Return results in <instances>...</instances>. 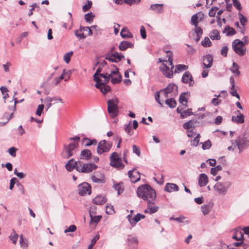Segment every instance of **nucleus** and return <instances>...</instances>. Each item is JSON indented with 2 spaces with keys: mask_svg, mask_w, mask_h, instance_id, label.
I'll use <instances>...</instances> for the list:
<instances>
[{
  "mask_svg": "<svg viewBox=\"0 0 249 249\" xmlns=\"http://www.w3.org/2000/svg\"><path fill=\"white\" fill-rule=\"evenodd\" d=\"M168 59L159 58V62L161 63L162 65L160 67V71L162 74L167 78H171L173 76V69L174 66L173 64L172 53L168 51L166 52Z\"/></svg>",
  "mask_w": 249,
  "mask_h": 249,
  "instance_id": "f257e3e1",
  "label": "nucleus"
},
{
  "mask_svg": "<svg viewBox=\"0 0 249 249\" xmlns=\"http://www.w3.org/2000/svg\"><path fill=\"white\" fill-rule=\"evenodd\" d=\"M138 196L146 200L154 201L156 197V191L148 184L140 186L137 190Z\"/></svg>",
  "mask_w": 249,
  "mask_h": 249,
  "instance_id": "f03ea898",
  "label": "nucleus"
},
{
  "mask_svg": "<svg viewBox=\"0 0 249 249\" xmlns=\"http://www.w3.org/2000/svg\"><path fill=\"white\" fill-rule=\"evenodd\" d=\"M235 143L239 149V153L249 146V133L245 132L239 136L235 140Z\"/></svg>",
  "mask_w": 249,
  "mask_h": 249,
  "instance_id": "7ed1b4c3",
  "label": "nucleus"
},
{
  "mask_svg": "<svg viewBox=\"0 0 249 249\" xmlns=\"http://www.w3.org/2000/svg\"><path fill=\"white\" fill-rule=\"evenodd\" d=\"M118 104L119 100L116 97L107 101V111L112 118H114L118 115L119 112Z\"/></svg>",
  "mask_w": 249,
  "mask_h": 249,
  "instance_id": "20e7f679",
  "label": "nucleus"
},
{
  "mask_svg": "<svg viewBox=\"0 0 249 249\" xmlns=\"http://www.w3.org/2000/svg\"><path fill=\"white\" fill-rule=\"evenodd\" d=\"M71 140L74 141L73 142L70 143L66 148L65 150L67 153V158H68L72 156L76 151V149L78 147V142L80 141V137L75 136L70 139Z\"/></svg>",
  "mask_w": 249,
  "mask_h": 249,
  "instance_id": "39448f33",
  "label": "nucleus"
},
{
  "mask_svg": "<svg viewBox=\"0 0 249 249\" xmlns=\"http://www.w3.org/2000/svg\"><path fill=\"white\" fill-rule=\"evenodd\" d=\"M96 168L97 166L93 163H83L81 161L79 160V164L77 166L76 170L78 172L88 173L91 172Z\"/></svg>",
  "mask_w": 249,
  "mask_h": 249,
  "instance_id": "423d86ee",
  "label": "nucleus"
},
{
  "mask_svg": "<svg viewBox=\"0 0 249 249\" xmlns=\"http://www.w3.org/2000/svg\"><path fill=\"white\" fill-rule=\"evenodd\" d=\"M244 43L239 39L234 40L232 44L234 52L238 55L242 56L245 54L246 49Z\"/></svg>",
  "mask_w": 249,
  "mask_h": 249,
  "instance_id": "0eeeda50",
  "label": "nucleus"
},
{
  "mask_svg": "<svg viewBox=\"0 0 249 249\" xmlns=\"http://www.w3.org/2000/svg\"><path fill=\"white\" fill-rule=\"evenodd\" d=\"M112 147V143L110 142L102 140L98 143L97 152L101 155L103 153L108 152Z\"/></svg>",
  "mask_w": 249,
  "mask_h": 249,
  "instance_id": "6e6552de",
  "label": "nucleus"
},
{
  "mask_svg": "<svg viewBox=\"0 0 249 249\" xmlns=\"http://www.w3.org/2000/svg\"><path fill=\"white\" fill-rule=\"evenodd\" d=\"M231 185V183L229 181H226L224 182H217L213 186V188L219 194L222 195H225Z\"/></svg>",
  "mask_w": 249,
  "mask_h": 249,
  "instance_id": "1a4fd4ad",
  "label": "nucleus"
},
{
  "mask_svg": "<svg viewBox=\"0 0 249 249\" xmlns=\"http://www.w3.org/2000/svg\"><path fill=\"white\" fill-rule=\"evenodd\" d=\"M124 56L122 55L121 53H119L117 52L114 53L113 54L107 53L105 56V59L111 62H118L122 58H124Z\"/></svg>",
  "mask_w": 249,
  "mask_h": 249,
  "instance_id": "9d476101",
  "label": "nucleus"
},
{
  "mask_svg": "<svg viewBox=\"0 0 249 249\" xmlns=\"http://www.w3.org/2000/svg\"><path fill=\"white\" fill-rule=\"evenodd\" d=\"M79 194L83 196L87 194H90L91 193L90 186L87 182H84L78 185Z\"/></svg>",
  "mask_w": 249,
  "mask_h": 249,
  "instance_id": "9b49d317",
  "label": "nucleus"
},
{
  "mask_svg": "<svg viewBox=\"0 0 249 249\" xmlns=\"http://www.w3.org/2000/svg\"><path fill=\"white\" fill-rule=\"evenodd\" d=\"M181 81L183 83L187 84L190 87L193 86L194 84V80H193L192 75L188 71H185L183 74Z\"/></svg>",
  "mask_w": 249,
  "mask_h": 249,
  "instance_id": "f8f14e48",
  "label": "nucleus"
},
{
  "mask_svg": "<svg viewBox=\"0 0 249 249\" xmlns=\"http://www.w3.org/2000/svg\"><path fill=\"white\" fill-rule=\"evenodd\" d=\"M159 210V207L155 205L154 201L147 202V208L144 211V213L153 214L156 213Z\"/></svg>",
  "mask_w": 249,
  "mask_h": 249,
  "instance_id": "ddd939ff",
  "label": "nucleus"
},
{
  "mask_svg": "<svg viewBox=\"0 0 249 249\" xmlns=\"http://www.w3.org/2000/svg\"><path fill=\"white\" fill-rule=\"evenodd\" d=\"M129 178L133 183H135L140 180V173L135 169L130 170L128 172Z\"/></svg>",
  "mask_w": 249,
  "mask_h": 249,
  "instance_id": "4468645a",
  "label": "nucleus"
},
{
  "mask_svg": "<svg viewBox=\"0 0 249 249\" xmlns=\"http://www.w3.org/2000/svg\"><path fill=\"white\" fill-rule=\"evenodd\" d=\"M110 78H111V82L113 84L118 83L121 82V76L120 75L118 69L116 67V70L112 71L110 73Z\"/></svg>",
  "mask_w": 249,
  "mask_h": 249,
  "instance_id": "2eb2a0df",
  "label": "nucleus"
},
{
  "mask_svg": "<svg viewBox=\"0 0 249 249\" xmlns=\"http://www.w3.org/2000/svg\"><path fill=\"white\" fill-rule=\"evenodd\" d=\"M107 83H102V81L99 83H96L95 87L99 89L100 91L103 93L106 94L111 90L110 87L106 85Z\"/></svg>",
  "mask_w": 249,
  "mask_h": 249,
  "instance_id": "dca6fc26",
  "label": "nucleus"
},
{
  "mask_svg": "<svg viewBox=\"0 0 249 249\" xmlns=\"http://www.w3.org/2000/svg\"><path fill=\"white\" fill-rule=\"evenodd\" d=\"M79 164V160L77 162L73 159L69 160L65 165L66 169L69 171H71L74 169H76Z\"/></svg>",
  "mask_w": 249,
  "mask_h": 249,
  "instance_id": "f3484780",
  "label": "nucleus"
},
{
  "mask_svg": "<svg viewBox=\"0 0 249 249\" xmlns=\"http://www.w3.org/2000/svg\"><path fill=\"white\" fill-rule=\"evenodd\" d=\"M213 57L211 54H207L203 58V65L205 68H210L212 66Z\"/></svg>",
  "mask_w": 249,
  "mask_h": 249,
  "instance_id": "a211bd4d",
  "label": "nucleus"
},
{
  "mask_svg": "<svg viewBox=\"0 0 249 249\" xmlns=\"http://www.w3.org/2000/svg\"><path fill=\"white\" fill-rule=\"evenodd\" d=\"M236 116H233L231 118V121L233 122L236 123L242 124L244 122V116L240 112V111L237 110L236 112Z\"/></svg>",
  "mask_w": 249,
  "mask_h": 249,
  "instance_id": "6ab92c4d",
  "label": "nucleus"
},
{
  "mask_svg": "<svg viewBox=\"0 0 249 249\" xmlns=\"http://www.w3.org/2000/svg\"><path fill=\"white\" fill-rule=\"evenodd\" d=\"M208 183V178L207 176L204 173L200 174L198 178V185L200 187L206 186Z\"/></svg>",
  "mask_w": 249,
  "mask_h": 249,
  "instance_id": "aec40b11",
  "label": "nucleus"
},
{
  "mask_svg": "<svg viewBox=\"0 0 249 249\" xmlns=\"http://www.w3.org/2000/svg\"><path fill=\"white\" fill-rule=\"evenodd\" d=\"M175 89L176 90L178 89L176 85L173 83L169 84L163 90L164 97L167 98L168 94L171 93Z\"/></svg>",
  "mask_w": 249,
  "mask_h": 249,
  "instance_id": "412c9836",
  "label": "nucleus"
},
{
  "mask_svg": "<svg viewBox=\"0 0 249 249\" xmlns=\"http://www.w3.org/2000/svg\"><path fill=\"white\" fill-rule=\"evenodd\" d=\"M107 201V198L104 196L98 195L96 196L92 200L93 203L96 205H102Z\"/></svg>",
  "mask_w": 249,
  "mask_h": 249,
  "instance_id": "4be33fe9",
  "label": "nucleus"
},
{
  "mask_svg": "<svg viewBox=\"0 0 249 249\" xmlns=\"http://www.w3.org/2000/svg\"><path fill=\"white\" fill-rule=\"evenodd\" d=\"M178 187L174 183H167L164 188V190L167 192H173L178 191Z\"/></svg>",
  "mask_w": 249,
  "mask_h": 249,
  "instance_id": "5701e85b",
  "label": "nucleus"
},
{
  "mask_svg": "<svg viewBox=\"0 0 249 249\" xmlns=\"http://www.w3.org/2000/svg\"><path fill=\"white\" fill-rule=\"evenodd\" d=\"M134 47L133 44L127 41H123L120 42L119 48L121 51H125L128 48H132Z\"/></svg>",
  "mask_w": 249,
  "mask_h": 249,
  "instance_id": "b1692460",
  "label": "nucleus"
},
{
  "mask_svg": "<svg viewBox=\"0 0 249 249\" xmlns=\"http://www.w3.org/2000/svg\"><path fill=\"white\" fill-rule=\"evenodd\" d=\"M65 70H63V73L58 77H55L53 80V82L55 84V85H57L60 83V80L62 79H65V81H67L69 78V76L67 78H65L64 75L65 74H70V71H68L67 72H65Z\"/></svg>",
  "mask_w": 249,
  "mask_h": 249,
  "instance_id": "393cba45",
  "label": "nucleus"
},
{
  "mask_svg": "<svg viewBox=\"0 0 249 249\" xmlns=\"http://www.w3.org/2000/svg\"><path fill=\"white\" fill-rule=\"evenodd\" d=\"M92 208H91L89 210V215L90 217V224L92 223H95L96 224H97L101 219L102 216L101 215H95L94 213H93V212L91 210Z\"/></svg>",
  "mask_w": 249,
  "mask_h": 249,
  "instance_id": "a878e982",
  "label": "nucleus"
},
{
  "mask_svg": "<svg viewBox=\"0 0 249 249\" xmlns=\"http://www.w3.org/2000/svg\"><path fill=\"white\" fill-rule=\"evenodd\" d=\"M91 156V153L89 149H84L81 151L80 158L83 160H89Z\"/></svg>",
  "mask_w": 249,
  "mask_h": 249,
  "instance_id": "bb28decb",
  "label": "nucleus"
},
{
  "mask_svg": "<svg viewBox=\"0 0 249 249\" xmlns=\"http://www.w3.org/2000/svg\"><path fill=\"white\" fill-rule=\"evenodd\" d=\"M144 217L145 215L141 213H137L133 217V219L130 220V224L132 226L134 227L138 222L140 221L141 219L144 218Z\"/></svg>",
  "mask_w": 249,
  "mask_h": 249,
  "instance_id": "cd10ccee",
  "label": "nucleus"
},
{
  "mask_svg": "<svg viewBox=\"0 0 249 249\" xmlns=\"http://www.w3.org/2000/svg\"><path fill=\"white\" fill-rule=\"evenodd\" d=\"M193 31H194L195 33L196 34V38L195 40L196 42H197L200 39L202 34L203 30L200 27H198L197 26H195V28Z\"/></svg>",
  "mask_w": 249,
  "mask_h": 249,
  "instance_id": "c85d7f7f",
  "label": "nucleus"
},
{
  "mask_svg": "<svg viewBox=\"0 0 249 249\" xmlns=\"http://www.w3.org/2000/svg\"><path fill=\"white\" fill-rule=\"evenodd\" d=\"M163 5L162 4H155L150 6V9L155 11L158 13H161L163 11Z\"/></svg>",
  "mask_w": 249,
  "mask_h": 249,
  "instance_id": "c756f323",
  "label": "nucleus"
},
{
  "mask_svg": "<svg viewBox=\"0 0 249 249\" xmlns=\"http://www.w3.org/2000/svg\"><path fill=\"white\" fill-rule=\"evenodd\" d=\"M82 142L86 146H89L97 144V141L95 139L90 140L89 138H84L82 140Z\"/></svg>",
  "mask_w": 249,
  "mask_h": 249,
  "instance_id": "7c9ffc66",
  "label": "nucleus"
},
{
  "mask_svg": "<svg viewBox=\"0 0 249 249\" xmlns=\"http://www.w3.org/2000/svg\"><path fill=\"white\" fill-rule=\"evenodd\" d=\"M239 20L241 24L242 25V27H239L240 31L242 34H244L245 30V25L247 19L242 14H239Z\"/></svg>",
  "mask_w": 249,
  "mask_h": 249,
  "instance_id": "2f4dec72",
  "label": "nucleus"
},
{
  "mask_svg": "<svg viewBox=\"0 0 249 249\" xmlns=\"http://www.w3.org/2000/svg\"><path fill=\"white\" fill-rule=\"evenodd\" d=\"M209 36L212 40H219L220 39L219 32L217 30H213L210 33Z\"/></svg>",
  "mask_w": 249,
  "mask_h": 249,
  "instance_id": "473e14b6",
  "label": "nucleus"
},
{
  "mask_svg": "<svg viewBox=\"0 0 249 249\" xmlns=\"http://www.w3.org/2000/svg\"><path fill=\"white\" fill-rule=\"evenodd\" d=\"M9 238L13 244H16L18 238V235L14 229L12 230V232L9 235Z\"/></svg>",
  "mask_w": 249,
  "mask_h": 249,
  "instance_id": "72a5a7b5",
  "label": "nucleus"
},
{
  "mask_svg": "<svg viewBox=\"0 0 249 249\" xmlns=\"http://www.w3.org/2000/svg\"><path fill=\"white\" fill-rule=\"evenodd\" d=\"M113 187L117 191L118 195L122 193L124 190V185L122 183H115L114 184Z\"/></svg>",
  "mask_w": 249,
  "mask_h": 249,
  "instance_id": "f704fd0d",
  "label": "nucleus"
},
{
  "mask_svg": "<svg viewBox=\"0 0 249 249\" xmlns=\"http://www.w3.org/2000/svg\"><path fill=\"white\" fill-rule=\"evenodd\" d=\"M120 35L123 38L126 37H132V35L128 31L127 28H124L122 29Z\"/></svg>",
  "mask_w": 249,
  "mask_h": 249,
  "instance_id": "c9c22d12",
  "label": "nucleus"
},
{
  "mask_svg": "<svg viewBox=\"0 0 249 249\" xmlns=\"http://www.w3.org/2000/svg\"><path fill=\"white\" fill-rule=\"evenodd\" d=\"M224 32L226 33V35L227 36H232L236 34L235 29L232 27H230L229 26H227L225 27Z\"/></svg>",
  "mask_w": 249,
  "mask_h": 249,
  "instance_id": "e433bc0d",
  "label": "nucleus"
},
{
  "mask_svg": "<svg viewBox=\"0 0 249 249\" xmlns=\"http://www.w3.org/2000/svg\"><path fill=\"white\" fill-rule=\"evenodd\" d=\"M188 68V66L183 64H179L176 66L175 70V73H178L182 71L187 70Z\"/></svg>",
  "mask_w": 249,
  "mask_h": 249,
  "instance_id": "4c0bfd02",
  "label": "nucleus"
},
{
  "mask_svg": "<svg viewBox=\"0 0 249 249\" xmlns=\"http://www.w3.org/2000/svg\"><path fill=\"white\" fill-rule=\"evenodd\" d=\"M188 93H182L179 98V103L182 104L183 105H184L186 107H187V105L186 104V103L187 102V99L186 97V95Z\"/></svg>",
  "mask_w": 249,
  "mask_h": 249,
  "instance_id": "58836bf2",
  "label": "nucleus"
},
{
  "mask_svg": "<svg viewBox=\"0 0 249 249\" xmlns=\"http://www.w3.org/2000/svg\"><path fill=\"white\" fill-rule=\"evenodd\" d=\"M122 161L121 159H113L110 160V165L114 167H120L121 166Z\"/></svg>",
  "mask_w": 249,
  "mask_h": 249,
  "instance_id": "ea45409f",
  "label": "nucleus"
},
{
  "mask_svg": "<svg viewBox=\"0 0 249 249\" xmlns=\"http://www.w3.org/2000/svg\"><path fill=\"white\" fill-rule=\"evenodd\" d=\"M239 66L238 64L235 62L232 64V67L231 69L232 73H234L236 76H239L240 74V72L239 71Z\"/></svg>",
  "mask_w": 249,
  "mask_h": 249,
  "instance_id": "a19ab883",
  "label": "nucleus"
},
{
  "mask_svg": "<svg viewBox=\"0 0 249 249\" xmlns=\"http://www.w3.org/2000/svg\"><path fill=\"white\" fill-rule=\"evenodd\" d=\"M165 102L171 108L175 107L177 105L176 101L173 98L168 99Z\"/></svg>",
  "mask_w": 249,
  "mask_h": 249,
  "instance_id": "79ce46f5",
  "label": "nucleus"
},
{
  "mask_svg": "<svg viewBox=\"0 0 249 249\" xmlns=\"http://www.w3.org/2000/svg\"><path fill=\"white\" fill-rule=\"evenodd\" d=\"M102 71V68L99 67L97 70H96L95 73H94L93 75V79L96 82V83H99V82H101L102 80L99 77V75H100V72Z\"/></svg>",
  "mask_w": 249,
  "mask_h": 249,
  "instance_id": "37998d69",
  "label": "nucleus"
},
{
  "mask_svg": "<svg viewBox=\"0 0 249 249\" xmlns=\"http://www.w3.org/2000/svg\"><path fill=\"white\" fill-rule=\"evenodd\" d=\"M95 16L92 13H89L85 15V19L89 23L92 22Z\"/></svg>",
  "mask_w": 249,
  "mask_h": 249,
  "instance_id": "c03bdc74",
  "label": "nucleus"
},
{
  "mask_svg": "<svg viewBox=\"0 0 249 249\" xmlns=\"http://www.w3.org/2000/svg\"><path fill=\"white\" fill-rule=\"evenodd\" d=\"M19 243L23 248H26L28 246V241L26 239L24 238L22 234L20 235Z\"/></svg>",
  "mask_w": 249,
  "mask_h": 249,
  "instance_id": "a18cd8bd",
  "label": "nucleus"
},
{
  "mask_svg": "<svg viewBox=\"0 0 249 249\" xmlns=\"http://www.w3.org/2000/svg\"><path fill=\"white\" fill-rule=\"evenodd\" d=\"M201 44L205 47H208L212 45V43L208 37H205L204 39L201 41Z\"/></svg>",
  "mask_w": 249,
  "mask_h": 249,
  "instance_id": "49530a36",
  "label": "nucleus"
},
{
  "mask_svg": "<svg viewBox=\"0 0 249 249\" xmlns=\"http://www.w3.org/2000/svg\"><path fill=\"white\" fill-rule=\"evenodd\" d=\"M72 54L73 52L71 51L64 54L63 56L64 60L67 64H68L70 62Z\"/></svg>",
  "mask_w": 249,
  "mask_h": 249,
  "instance_id": "de8ad7c7",
  "label": "nucleus"
},
{
  "mask_svg": "<svg viewBox=\"0 0 249 249\" xmlns=\"http://www.w3.org/2000/svg\"><path fill=\"white\" fill-rule=\"evenodd\" d=\"M99 76L104 78V79L103 80H102V83H107L109 81V79L110 78V74H108L107 73H101L99 75Z\"/></svg>",
  "mask_w": 249,
  "mask_h": 249,
  "instance_id": "09e8293b",
  "label": "nucleus"
},
{
  "mask_svg": "<svg viewBox=\"0 0 249 249\" xmlns=\"http://www.w3.org/2000/svg\"><path fill=\"white\" fill-rule=\"evenodd\" d=\"M211 207L209 205H203L201 206V211L204 215L207 214L210 211Z\"/></svg>",
  "mask_w": 249,
  "mask_h": 249,
  "instance_id": "8fccbe9b",
  "label": "nucleus"
},
{
  "mask_svg": "<svg viewBox=\"0 0 249 249\" xmlns=\"http://www.w3.org/2000/svg\"><path fill=\"white\" fill-rule=\"evenodd\" d=\"M202 143V148L203 150H207L210 148L212 146V143L211 141L208 140L205 142L201 143Z\"/></svg>",
  "mask_w": 249,
  "mask_h": 249,
  "instance_id": "3c124183",
  "label": "nucleus"
},
{
  "mask_svg": "<svg viewBox=\"0 0 249 249\" xmlns=\"http://www.w3.org/2000/svg\"><path fill=\"white\" fill-rule=\"evenodd\" d=\"M222 170V166L220 165H217L214 168H212L211 169V173L212 175L213 176H215L218 171H220Z\"/></svg>",
  "mask_w": 249,
  "mask_h": 249,
  "instance_id": "603ef678",
  "label": "nucleus"
},
{
  "mask_svg": "<svg viewBox=\"0 0 249 249\" xmlns=\"http://www.w3.org/2000/svg\"><path fill=\"white\" fill-rule=\"evenodd\" d=\"M196 14L194 15L191 18V24L195 26H197V24L200 21L197 17Z\"/></svg>",
  "mask_w": 249,
  "mask_h": 249,
  "instance_id": "864d4df0",
  "label": "nucleus"
},
{
  "mask_svg": "<svg viewBox=\"0 0 249 249\" xmlns=\"http://www.w3.org/2000/svg\"><path fill=\"white\" fill-rule=\"evenodd\" d=\"M44 102L46 104L47 110L52 106V99L51 97H47L44 100Z\"/></svg>",
  "mask_w": 249,
  "mask_h": 249,
  "instance_id": "5fc2aeb1",
  "label": "nucleus"
},
{
  "mask_svg": "<svg viewBox=\"0 0 249 249\" xmlns=\"http://www.w3.org/2000/svg\"><path fill=\"white\" fill-rule=\"evenodd\" d=\"M232 238L237 241H241L243 238V235L241 231H237L235 234L233 235Z\"/></svg>",
  "mask_w": 249,
  "mask_h": 249,
  "instance_id": "6e6d98bb",
  "label": "nucleus"
},
{
  "mask_svg": "<svg viewBox=\"0 0 249 249\" xmlns=\"http://www.w3.org/2000/svg\"><path fill=\"white\" fill-rule=\"evenodd\" d=\"M91 179L94 182L100 183L103 181L104 177L103 175H101L99 178H98L96 176L94 175L92 176Z\"/></svg>",
  "mask_w": 249,
  "mask_h": 249,
  "instance_id": "4d7b16f0",
  "label": "nucleus"
},
{
  "mask_svg": "<svg viewBox=\"0 0 249 249\" xmlns=\"http://www.w3.org/2000/svg\"><path fill=\"white\" fill-rule=\"evenodd\" d=\"M74 35L79 39H84L86 37V36L83 33L80 32L79 29L74 31Z\"/></svg>",
  "mask_w": 249,
  "mask_h": 249,
  "instance_id": "13d9d810",
  "label": "nucleus"
},
{
  "mask_svg": "<svg viewBox=\"0 0 249 249\" xmlns=\"http://www.w3.org/2000/svg\"><path fill=\"white\" fill-rule=\"evenodd\" d=\"M99 239V235H96L94 238H93L91 241V244L89 246L88 249H92L93 246L95 244V243Z\"/></svg>",
  "mask_w": 249,
  "mask_h": 249,
  "instance_id": "bf43d9fd",
  "label": "nucleus"
},
{
  "mask_svg": "<svg viewBox=\"0 0 249 249\" xmlns=\"http://www.w3.org/2000/svg\"><path fill=\"white\" fill-rule=\"evenodd\" d=\"M92 2L90 0L87 1V3L85 4L82 8L84 12L88 11L91 7Z\"/></svg>",
  "mask_w": 249,
  "mask_h": 249,
  "instance_id": "052dcab7",
  "label": "nucleus"
},
{
  "mask_svg": "<svg viewBox=\"0 0 249 249\" xmlns=\"http://www.w3.org/2000/svg\"><path fill=\"white\" fill-rule=\"evenodd\" d=\"M200 137V134H198L197 136L191 141V145L193 146H196L199 142V138Z\"/></svg>",
  "mask_w": 249,
  "mask_h": 249,
  "instance_id": "680f3d73",
  "label": "nucleus"
},
{
  "mask_svg": "<svg viewBox=\"0 0 249 249\" xmlns=\"http://www.w3.org/2000/svg\"><path fill=\"white\" fill-rule=\"evenodd\" d=\"M132 151L133 152L136 154L138 156L140 157L141 156V150L139 147L136 146V145H133L132 146Z\"/></svg>",
  "mask_w": 249,
  "mask_h": 249,
  "instance_id": "e2e57ef3",
  "label": "nucleus"
},
{
  "mask_svg": "<svg viewBox=\"0 0 249 249\" xmlns=\"http://www.w3.org/2000/svg\"><path fill=\"white\" fill-rule=\"evenodd\" d=\"M138 242V239L136 237H133L128 239V243L130 245H136Z\"/></svg>",
  "mask_w": 249,
  "mask_h": 249,
  "instance_id": "0e129e2a",
  "label": "nucleus"
},
{
  "mask_svg": "<svg viewBox=\"0 0 249 249\" xmlns=\"http://www.w3.org/2000/svg\"><path fill=\"white\" fill-rule=\"evenodd\" d=\"M193 125V122L192 121H189L184 123L183 125V126L184 129L189 130L192 127Z\"/></svg>",
  "mask_w": 249,
  "mask_h": 249,
  "instance_id": "69168bd1",
  "label": "nucleus"
},
{
  "mask_svg": "<svg viewBox=\"0 0 249 249\" xmlns=\"http://www.w3.org/2000/svg\"><path fill=\"white\" fill-rule=\"evenodd\" d=\"M17 149L14 147H12L9 148L8 152L9 154L13 157H15L16 156V151Z\"/></svg>",
  "mask_w": 249,
  "mask_h": 249,
  "instance_id": "338daca9",
  "label": "nucleus"
},
{
  "mask_svg": "<svg viewBox=\"0 0 249 249\" xmlns=\"http://www.w3.org/2000/svg\"><path fill=\"white\" fill-rule=\"evenodd\" d=\"M125 131L129 135H132L133 132L131 131V126L130 124L124 125Z\"/></svg>",
  "mask_w": 249,
  "mask_h": 249,
  "instance_id": "774afa93",
  "label": "nucleus"
}]
</instances>
